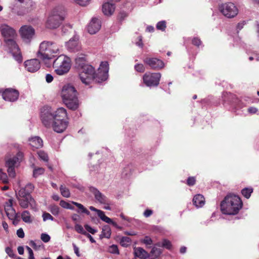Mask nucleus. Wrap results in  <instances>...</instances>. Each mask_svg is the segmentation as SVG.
<instances>
[{
    "label": "nucleus",
    "instance_id": "obj_20",
    "mask_svg": "<svg viewBox=\"0 0 259 259\" xmlns=\"http://www.w3.org/2000/svg\"><path fill=\"white\" fill-rule=\"evenodd\" d=\"M90 191L92 193L98 202L101 204H106L107 202V199L103 194H102L98 190L93 187L89 188Z\"/></svg>",
    "mask_w": 259,
    "mask_h": 259
},
{
    "label": "nucleus",
    "instance_id": "obj_6",
    "mask_svg": "<svg viewBox=\"0 0 259 259\" xmlns=\"http://www.w3.org/2000/svg\"><path fill=\"white\" fill-rule=\"evenodd\" d=\"M70 60L68 57L61 55L53 62V68L57 74L63 75L67 73L70 68Z\"/></svg>",
    "mask_w": 259,
    "mask_h": 259
},
{
    "label": "nucleus",
    "instance_id": "obj_30",
    "mask_svg": "<svg viewBox=\"0 0 259 259\" xmlns=\"http://www.w3.org/2000/svg\"><path fill=\"white\" fill-rule=\"evenodd\" d=\"M26 7H24L22 10H20L17 12V14L19 16H23L28 13L32 10V2L28 1L25 3Z\"/></svg>",
    "mask_w": 259,
    "mask_h": 259
},
{
    "label": "nucleus",
    "instance_id": "obj_21",
    "mask_svg": "<svg viewBox=\"0 0 259 259\" xmlns=\"http://www.w3.org/2000/svg\"><path fill=\"white\" fill-rule=\"evenodd\" d=\"M13 200L9 199L5 204V210L8 218H13L16 215V212L13 207Z\"/></svg>",
    "mask_w": 259,
    "mask_h": 259
},
{
    "label": "nucleus",
    "instance_id": "obj_34",
    "mask_svg": "<svg viewBox=\"0 0 259 259\" xmlns=\"http://www.w3.org/2000/svg\"><path fill=\"white\" fill-rule=\"evenodd\" d=\"M72 203L75 205L78 208L79 210L77 211L78 212L84 213L87 215L90 214V211L85 208L82 204L74 201H72Z\"/></svg>",
    "mask_w": 259,
    "mask_h": 259
},
{
    "label": "nucleus",
    "instance_id": "obj_44",
    "mask_svg": "<svg viewBox=\"0 0 259 259\" xmlns=\"http://www.w3.org/2000/svg\"><path fill=\"white\" fill-rule=\"evenodd\" d=\"M60 205L63 208L73 210L74 207L69 203L66 202L64 200H61L60 202Z\"/></svg>",
    "mask_w": 259,
    "mask_h": 259
},
{
    "label": "nucleus",
    "instance_id": "obj_13",
    "mask_svg": "<svg viewBox=\"0 0 259 259\" xmlns=\"http://www.w3.org/2000/svg\"><path fill=\"white\" fill-rule=\"evenodd\" d=\"M108 64L107 62H102L97 72L95 71L94 81L96 82H101L106 80L108 78Z\"/></svg>",
    "mask_w": 259,
    "mask_h": 259
},
{
    "label": "nucleus",
    "instance_id": "obj_39",
    "mask_svg": "<svg viewBox=\"0 0 259 259\" xmlns=\"http://www.w3.org/2000/svg\"><path fill=\"white\" fill-rule=\"evenodd\" d=\"M45 169L42 167L34 168L33 171V176L37 178L44 173Z\"/></svg>",
    "mask_w": 259,
    "mask_h": 259
},
{
    "label": "nucleus",
    "instance_id": "obj_43",
    "mask_svg": "<svg viewBox=\"0 0 259 259\" xmlns=\"http://www.w3.org/2000/svg\"><path fill=\"white\" fill-rule=\"evenodd\" d=\"M161 252H162V251H161V249L158 248L156 247H154L151 251V253L155 258L159 256L160 255V254L161 253Z\"/></svg>",
    "mask_w": 259,
    "mask_h": 259
},
{
    "label": "nucleus",
    "instance_id": "obj_56",
    "mask_svg": "<svg viewBox=\"0 0 259 259\" xmlns=\"http://www.w3.org/2000/svg\"><path fill=\"white\" fill-rule=\"evenodd\" d=\"M74 1L78 5L82 6H85L89 3V2L90 0H74Z\"/></svg>",
    "mask_w": 259,
    "mask_h": 259
},
{
    "label": "nucleus",
    "instance_id": "obj_49",
    "mask_svg": "<svg viewBox=\"0 0 259 259\" xmlns=\"http://www.w3.org/2000/svg\"><path fill=\"white\" fill-rule=\"evenodd\" d=\"M192 44L193 45L199 47L202 44V41L199 38L195 37L192 39Z\"/></svg>",
    "mask_w": 259,
    "mask_h": 259
},
{
    "label": "nucleus",
    "instance_id": "obj_38",
    "mask_svg": "<svg viewBox=\"0 0 259 259\" xmlns=\"http://www.w3.org/2000/svg\"><path fill=\"white\" fill-rule=\"evenodd\" d=\"M120 244L124 247H127L130 245L131 239L128 237H123L120 240Z\"/></svg>",
    "mask_w": 259,
    "mask_h": 259
},
{
    "label": "nucleus",
    "instance_id": "obj_25",
    "mask_svg": "<svg viewBox=\"0 0 259 259\" xmlns=\"http://www.w3.org/2000/svg\"><path fill=\"white\" fill-rule=\"evenodd\" d=\"M193 203L196 207H201L205 204V199L202 195L197 194L193 197Z\"/></svg>",
    "mask_w": 259,
    "mask_h": 259
},
{
    "label": "nucleus",
    "instance_id": "obj_60",
    "mask_svg": "<svg viewBox=\"0 0 259 259\" xmlns=\"http://www.w3.org/2000/svg\"><path fill=\"white\" fill-rule=\"evenodd\" d=\"M6 253L11 257H12L14 255V253H13V251L12 250V249L8 247L6 248Z\"/></svg>",
    "mask_w": 259,
    "mask_h": 259
},
{
    "label": "nucleus",
    "instance_id": "obj_48",
    "mask_svg": "<svg viewBox=\"0 0 259 259\" xmlns=\"http://www.w3.org/2000/svg\"><path fill=\"white\" fill-rule=\"evenodd\" d=\"M50 211L53 214L55 215H58L59 213V208L57 205H52L50 207Z\"/></svg>",
    "mask_w": 259,
    "mask_h": 259
},
{
    "label": "nucleus",
    "instance_id": "obj_4",
    "mask_svg": "<svg viewBox=\"0 0 259 259\" xmlns=\"http://www.w3.org/2000/svg\"><path fill=\"white\" fill-rule=\"evenodd\" d=\"M66 13V9L64 6L56 7L52 10L46 21V28L54 29L59 27L65 18Z\"/></svg>",
    "mask_w": 259,
    "mask_h": 259
},
{
    "label": "nucleus",
    "instance_id": "obj_32",
    "mask_svg": "<svg viewBox=\"0 0 259 259\" xmlns=\"http://www.w3.org/2000/svg\"><path fill=\"white\" fill-rule=\"evenodd\" d=\"M90 210L92 211H96L97 213V214L98 217L103 221H107L108 222L110 220L109 219V218L105 215V213L104 211L98 209L96 208H95L93 206H90Z\"/></svg>",
    "mask_w": 259,
    "mask_h": 259
},
{
    "label": "nucleus",
    "instance_id": "obj_58",
    "mask_svg": "<svg viewBox=\"0 0 259 259\" xmlns=\"http://www.w3.org/2000/svg\"><path fill=\"white\" fill-rule=\"evenodd\" d=\"M54 77L51 74H47L46 75V80L48 83H50L53 80Z\"/></svg>",
    "mask_w": 259,
    "mask_h": 259
},
{
    "label": "nucleus",
    "instance_id": "obj_45",
    "mask_svg": "<svg viewBox=\"0 0 259 259\" xmlns=\"http://www.w3.org/2000/svg\"><path fill=\"white\" fill-rule=\"evenodd\" d=\"M0 181L4 183L8 182V179L7 174L3 172L2 169H0Z\"/></svg>",
    "mask_w": 259,
    "mask_h": 259
},
{
    "label": "nucleus",
    "instance_id": "obj_16",
    "mask_svg": "<svg viewBox=\"0 0 259 259\" xmlns=\"http://www.w3.org/2000/svg\"><path fill=\"white\" fill-rule=\"evenodd\" d=\"M19 96V92L13 89H6L2 94L3 98L8 101L14 102L16 101Z\"/></svg>",
    "mask_w": 259,
    "mask_h": 259
},
{
    "label": "nucleus",
    "instance_id": "obj_53",
    "mask_svg": "<svg viewBox=\"0 0 259 259\" xmlns=\"http://www.w3.org/2000/svg\"><path fill=\"white\" fill-rule=\"evenodd\" d=\"M161 246L168 249H170L171 247V243L167 240H163L161 243Z\"/></svg>",
    "mask_w": 259,
    "mask_h": 259
},
{
    "label": "nucleus",
    "instance_id": "obj_10",
    "mask_svg": "<svg viewBox=\"0 0 259 259\" xmlns=\"http://www.w3.org/2000/svg\"><path fill=\"white\" fill-rule=\"evenodd\" d=\"M40 117L43 125L47 128H51L54 120V113L51 108L43 107L40 110Z\"/></svg>",
    "mask_w": 259,
    "mask_h": 259
},
{
    "label": "nucleus",
    "instance_id": "obj_37",
    "mask_svg": "<svg viewBox=\"0 0 259 259\" xmlns=\"http://www.w3.org/2000/svg\"><path fill=\"white\" fill-rule=\"evenodd\" d=\"M60 190L61 195L66 198H68L70 196V193L69 189L63 185H61L60 187Z\"/></svg>",
    "mask_w": 259,
    "mask_h": 259
},
{
    "label": "nucleus",
    "instance_id": "obj_24",
    "mask_svg": "<svg viewBox=\"0 0 259 259\" xmlns=\"http://www.w3.org/2000/svg\"><path fill=\"white\" fill-rule=\"evenodd\" d=\"M29 145L32 148L38 149L42 146V140L38 137H34L29 139Z\"/></svg>",
    "mask_w": 259,
    "mask_h": 259
},
{
    "label": "nucleus",
    "instance_id": "obj_51",
    "mask_svg": "<svg viewBox=\"0 0 259 259\" xmlns=\"http://www.w3.org/2000/svg\"><path fill=\"white\" fill-rule=\"evenodd\" d=\"M196 183V178L194 177H189L187 180V184L189 186H193Z\"/></svg>",
    "mask_w": 259,
    "mask_h": 259
},
{
    "label": "nucleus",
    "instance_id": "obj_40",
    "mask_svg": "<svg viewBox=\"0 0 259 259\" xmlns=\"http://www.w3.org/2000/svg\"><path fill=\"white\" fill-rule=\"evenodd\" d=\"M166 27V23L165 21H161L158 22L156 24V28L158 30L164 31Z\"/></svg>",
    "mask_w": 259,
    "mask_h": 259
},
{
    "label": "nucleus",
    "instance_id": "obj_46",
    "mask_svg": "<svg viewBox=\"0 0 259 259\" xmlns=\"http://www.w3.org/2000/svg\"><path fill=\"white\" fill-rule=\"evenodd\" d=\"M128 15L124 11H121L119 13L118 16H117V19L118 20L121 22L125 18L127 17Z\"/></svg>",
    "mask_w": 259,
    "mask_h": 259
},
{
    "label": "nucleus",
    "instance_id": "obj_50",
    "mask_svg": "<svg viewBox=\"0 0 259 259\" xmlns=\"http://www.w3.org/2000/svg\"><path fill=\"white\" fill-rule=\"evenodd\" d=\"M40 239L43 242L47 243L50 241L51 237L48 234L42 233L40 235Z\"/></svg>",
    "mask_w": 259,
    "mask_h": 259
},
{
    "label": "nucleus",
    "instance_id": "obj_11",
    "mask_svg": "<svg viewBox=\"0 0 259 259\" xmlns=\"http://www.w3.org/2000/svg\"><path fill=\"white\" fill-rule=\"evenodd\" d=\"M4 41L14 59L19 63H21L22 61V57L19 48L15 40V38L4 39Z\"/></svg>",
    "mask_w": 259,
    "mask_h": 259
},
{
    "label": "nucleus",
    "instance_id": "obj_22",
    "mask_svg": "<svg viewBox=\"0 0 259 259\" xmlns=\"http://www.w3.org/2000/svg\"><path fill=\"white\" fill-rule=\"evenodd\" d=\"M68 125V122L67 121L57 122L53 121V124L51 126L53 130L58 133L63 132Z\"/></svg>",
    "mask_w": 259,
    "mask_h": 259
},
{
    "label": "nucleus",
    "instance_id": "obj_8",
    "mask_svg": "<svg viewBox=\"0 0 259 259\" xmlns=\"http://www.w3.org/2000/svg\"><path fill=\"white\" fill-rule=\"evenodd\" d=\"M143 62L149 68L154 70H161L165 66V64L162 60L149 55L144 57Z\"/></svg>",
    "mask_w": 259,
    "mask_h": 259
},
{
    "label": "nucleus",
    "instance_id": "obj_36",
    "mask_svg": "<svg viewBox=\"0 0 259 259\" xmlns=\"http://www.w3.org/2000/svg\"><path fill=\"white\" fill-rule=\"evenodd\" d=\"M37 155L39 160L44 162H48L49 158L48 154L42 150H39L37 152Z\"/></svg>",
    "mask_w": 259,
    "mask_h": 259
},
{
    "label": "nucleus",
    "instance_id": "obj_19",
    "mask_svg": "<svg viewBox=\"0 0 259 259\" xmlns=\"http://www.w3.org/2000/svg\"><path fill=\"white\" fill-rule=\"evenodd\" d=\"M67 112L64 108H58L54 113L53 121L62 122L66 121L65 118L67 117Z\"/></svg>",
    "mask_w": 259,
    "mask_h": 259
},
{
    "label": "nucleus",
    "instance_id": "obj_14",
    "mask_svg": "<svg viewBox=\"0 0 259 259\" xmlns=\"http://www.w3.org/2000/svg\"><path fill=\"white\" fill-rule=\"evenodd\" d=\"M19 32L23 40L26 43L30 42L35 34V29L29 25L21 26Z\"/></svg>",
    "mask_w": 259,
    "mask_h": 259
},
{
    "label": "nucleus",
    "instance_id": "obj_47",
    "mask_svg": "<svg viewBox=\"0 0 259 259\" xmlns=\"http://www.w3.org/2000/svg\"><path fill=\"white\" fill-rule=\"evenodd\" d=\"M75 230L78 233L82 234L84 235L87 233V232L84 230L83 227L80 225L78 224L75 225Z\"/></svg>",
    "mask_w": 259,
    "mask_h": 259
},
{
    "label": "nucleus",
    "instance_id": "obj_5",
    "mask_svg": "<svg viewBox=\"0 0 259 259\" xmlns=\"http://www.w3.org/2000/svg\"><path fill=\"white\" fill-rule=\"evenodd\" d=\"M59 50V47L52 41H44L39 46L37 57L43 60H50L55 57Z\"/></svg>",
    "mask_w": 259,
    "mask_h": 259
},
{
    "label": "nucleus",
    "instance_id": "obj_55",
    "mask_svg": "<svg viewBox=\"0 0 259 259\" xmlns=\"http://www.w3.org/2000/svg\"><path fill=\"white\" fill-rule=\"evenodd\" d=\"M19 216L18 215V213H16V215L14 217L9 218V219L11 220L12 221H13V224L14 225H17L18 224V223L20 221V220L19 219Z\"/></svg>",
    "mask_w": 259,
    "mask_h": 259
},
{
    "label": "nucleus",
    "instance_id": "obj_15",
    "mask_svg": "<svg viewBox=\"0 0 259 259\" xmlns=\"http://www.w3.org/2000/svg\"><path fill=\"white\" fill-rule=\"evenodd\" d=\"M0 30L4 39L15 38L17 36L15 29L7 24H2L0 27Z\"/></svg>",
    "mask_w": 259,
    "mask_h": 259
},
{
    "label": "nucleus",
    "instance_id": "obj_3",
    "mask_svg": "<svg viewBox=\"0 0 259 259\" xmlns=\"http://www.w3.org/2000/svg\"><path fill=\"white\" fill-rule=\"evenodd\" d=\"M77 92L75 88L70 84L63 86L61 91V97L63 103L69 109L75 110L79 107V101Z\"/></svg>",
    "mask_w": 259,
    "mask_h": 259
},
{
    "label": "nucleus",
    "instance_id": "obj_9",
    "mask_svg": "<svg viewBox=\"0 0 259 259\" xmlns=\"http://www.w3.org/2000/svg\"><path fill=\"white\" fill-rule=\"evenodd\" d=\"M161 77L159 72H147L143 76V83L148 87H156L159 85Z\"/></svg>",
    "mask_w": 259,
    "mask_h": 259
},
{
    "label": "nucleus",
    "instance_id": "obj_41",
    "mask_svg": "<svg viewBox=\"0 0 259 259\" xmlns=\"http://www.w3.org/2000/svg\"><path fill=\"white\" fill-rule=\"evenodd\" d=\"M108 251L111 253L118 254L119 253L117 246L112 245L108 247Z\"/></svg>",
    "mask_w": 259,
    "mask_h": 259
},
{
    "label": "nucleus",
    "instance_id": "obj_18",
    "mask_svg": "<svg viewBox=\"0 0 259 259\" xmlns=\"http://www.w3.org/2000/svg\"><path fill=\"white\" fill-rule=\"evenodd\" d=\"M101 26L100 21L97 18H94L88 26V32L90 34H95L100 30Z\"/></svg>",
    "mask_w": 259,
    "mask_h": 259
},
{
    "label": "nucleus",
    "instance_id": "obj_62",
    "mask_svg": "<svg viewBox=\"0 0 259 259\" xmlns=\"http://www.w3.org/2000/svg\"><path fill=\"white\" fill-rule=\"evenodd\" d=\"M153 213V211L152 210H150V209H146L144 212V215L146 217V218H148L149 217H150Z\"/></svg>",
    "mask_w": 259,
    "mask_h": 259
},
{
    "label": "nucleus",
    "instance_id": "obj_12",
    "mask_svg": "<svg viewBox=\"0 0 259 259\" xmlns=\"http://www.w3.org/2000/svg\"><path fill=\"white\" fill-rule=\"evenodd\" d=\"M219 10L225 17L228 18H234L238 13L237 8L232 3H228L220 5Z\"/></svg>",
    "mask_w": 259,
    "mask_h": 259
},
{
    "label": "nucleus",
    "instance_id": "obj_7",
    "mask_svg": "<svg viewBox=\"0 0 259 259\" xmlns=\"http://www.w3.org/2000/svg\"><path fill=\"white\" fill-rule=\"evenodd\" d=\"M20 206L23 208H27L29 205L31 207L34 206V200L30 194L26 192L25 188H21L17 195Z\"/></svg>",
    "mask_w": 259,
    "mask_h": 259
},
{
    "label": "nucleus",
    "instance_id": "obj_42",
    "mask_svg": "<svg viewBox=\"0 0 259 259\" xmlns=\"http://www.w3.org/2000/svg\"><path fill=\"white\" fill-rule=\"evenodd\" d=\"M134 68L136 71L140 73H143L145 71L144 65L141 63L136 64L134 66Z\"/></svg>",
    "mask_w": 259,
    "mask_h": 259
},
{
    "label": "nucleus",
    "instance_id": "obj_31",
    "mask_svg": "<svg viewBox=\"0 0 259 259\" xmlns=\"http://www.w3.org/2000/svg\"><path fill=\"white\" fill-rule=\"evenodd\" d=\"M24 160V154L19 151L12 158H9L6 162H22Z\"/></svg>",
    "mask_w": 259,
    "mask_h": 259
},
{
    "label": "nucleus",
    "instance_id": "obj_63",
    "mask_svg": "<svg viewBox=\"0 0 259 259\" xmlns=\"http://www.w3.org/2000/svg\"><path fill=\"white\" fill-rule=\"evenodd\" d=\"M257 111V108L254 107H250L248 109V112L251 114H254L256 113Z\"/></svg>",
    "mask_w": 259,
    "mask_h": 259
},
{
    "label": "nucleus",
    "instance_id": "obj_2",
    "mask_svg": "<svg viewBox=\"0 0 259 259\" xmlns=\"http://www.w3.org/2000/svg\"><path fill=\"white\" fill-rule=\"evenodd\" d=\"M243 203L237 195L230 194L227 195L221 204V209L224 214L235 215L242 208Z\"/></svg>",
    "mask_w": 259,
    "mask_h": 259
},
{
    "label": "nucleus",
    "instance_id": "obj_54",
    "mask_svg": "<svg viewBox=\"0 0 259 259\" xmlns=\"http://www.w3.org/2000/svg\"><path fill=\"white\" fill-rule=\"evenodd\" d=\"M84 228L85 229H86V230L89 232V233L92 234H95L97 232V230L92 228L90 226H89V225H84Z\"/></svg>",
    "mask_w": 259,
    "mask_h": 259
},
{
    "label": "nucleus",
    "instance_id": "obj_28",
    "mask_svg": "<svg viewBox=\"0 0 259 259\" xmlns=\"http://www.w3.org/2000/svg\"><path fill=\"white\" fill-rule=\"evenodd\" d=\"M19 163H6V166L7 168V171L10 177L14 178L15 177V169L19 166Z\"/></svg>",
    "mask_w": 259,
    "mask_h": 259
},
{
    "label": "nucleus",
    "instance_id": "obj_23",
    "mask_svg": "<svg viewBox=\"0 0 259 259\" xmlns=\"http://www.w3.org/2000/svg\"><path fill=\"white\" fill-rule=\"evenodd\" d=\"M66 47L67 49L70 52L77 51L80 48L78 40L76 39H70L67 43Z\"/></svg>",
    "mask_w": 259,
    "mask_h": 259
},
{
    "label": "nucleus",
    "instance_id": "obj_29",
    "mask_svg": "<svg viewBox=\"0 0 259 259\" xmlns=\"http://www.w3.org/2000/svg\"><path fill=\"white\" fill-rule=\"evenodd\" d=\"M22 221L27 224H31L34 221V217L28 210H24L21 214Z\"/></svg>",
    "mask_w": 259,
    "mask_h": 259
},
{
    "label": "nucleus",
    "instance_id": "obj_52",
    "mask_svg": "<svg viewBox=\"0 0 259 259\" xmlns=\"http://www.w3.org/2000/svg\"><path fill=\"white\" fill-rule=\"evenodd\" d=\"M42 217L44 222L47 220L53 221L54 220L53 217L48 212H44Z\"/></svg>",
    "mask_w": 259,
    "mask_h": 259
},
{
    "label": "nucleus",
    "instance_id": "obj_27",
    "mask_svg": "<svg viewBox=\"0 0 259 259\" xmlns=\"http://www.w3.org/2000/svg\"><path fill=\"white\" fill-rule=\"evenodd\" d=\"M115 10V6L113 4L106 3L103 5L102 11L106 15H111Z\"/></svg>",
    "mask_w": 259,
    "mask_h": 259
},
{
    "label": "nucleus",
    "instance_id": "obj_17",
    "mask_svg": "<svg viewBox=\"0 0 259 259\" xmlns=\"http://www.w3.org/2000/svg\"><path fill=\"white\" fill-rule=\"evenodd\" d=\"M26 69L30 72H35L40 68V63L37 59L28 60L24 62Z\"/></svg>",
    "mask_w": 259,
    "mask_h": 259
},
{
    "label": "nucleus",
    "instance_id": "obj_61",
    "mask_svg": "<svg viewBox=\"0 0 259 259\" xmlns=\"http://www.w3.org/2000/svg\"><path fill=\"white\" fill-rule=\"evenodd\" d=\"M62 31L64 33H66L67 31L68 30V29H70V30L72 29V27L70 25H66V26H64L62 27Z\"/></svg>",
    "mask_w": 259,
    "mask_h": 259
},
{
    "label": "nucleus",
    "instance_id": "obj_59",
    "mask_svg": "<svg viewBox=\"0 0 259 259\" xmlns=\"http://www.w3.org/2000/svg\"><path fill=\"white\" fill-rule=\"evenodd\" d=\"M72 246L73 247L74 253L77 256H80V254L79 253L78 247L74 243L72 244Z\"/></svg>",
    "mask_w": 259,
    "mask_h": 259
},
{
    "label": "nucleus",
    "instance_id": "obj_33",
    "mask_svg": "<svg viewBox=\"0 0 259 259\" xmlns=\"http://www.w3.org/2000/svg\"><path fill=\"white\" fill-rule=\"evenodd\" d=\"M111 234V231L110 227L108 225L103 226L102 228V234L101 237H105L106 238H109Z\"/></svg>",
    "mask_w": 259,
    "mask_h": 259
},
{
    "label": "nucleus",
    "instance_id": "obj_1",
    "mask_svg": "<svg viewBox=\"0 0 259 259\" xmlns=\"http://www.w3.org/2000/svg\"><path fill=\"white\" fill-rule=\"evenodd\" d=\"M75 61L80 80L85 85H90L95 77L94 67L88 63L86 56L84 55L77 57Z\"/></svg>",
    "mask_w": 259,
    "mask_h": 259
},
{
    "label": "nucleus",
    "instance_id": "obj_64",
    "mask_svg": "<svg viewBox=\"0 0 259 259\" xmlns=\"http://www.w3.org/2000/svg\"><path fill=\"white\" fill-rule=\"evenodd\" d=\"M79 216L76 213L73 214L71 216V219L74 222L78 221L79 220Z\"/></svg>",
    "mask_w": 259,
    "mask_h": 259
},
{
    "label": "nucleus",
    "instance_id": "obj_57",
    "mask_svg": "<svg viewBox=\"0 0 259 259\" xmlns=\"http://www.w3.org/2000/svg\"><path fill=\"white\" fill-rule=\"evenodd\" d=\"M17 235L19 238H24L25 234L22 228H20L17 231Z\"/></svg>",
    "mask_w": 259,
    "mask_h": 259
},
{
    "label": "nucleus",
    "instance_id": "obj_26",
    "mask_svg": "<svg viewBox=\"0 0 259 259\" xmlns=\"http://www.w3.org/2000/svg\"><path fill=\"white\" fill-rule=\"evenodd\" d=\"M135 255L141 259H146L149 257V255L147 251L141 247L134 248Z\"/></svg>",
    "mask_w": 259,
    "mask_h": 259
},
{
    "label": "nucleus",
    "instance_id": "obj_35",
    "mask_svg": "<svg viewBox=\"0 0 259 259\" xmlns=\"http://www.w3.org/2000/svg\"><path fill=\"white\" fill-rule=\"evenodd\" d=\"M253 192V188L252 187L245 188L241 191L242 195L247 199H248Z\"/></svg>",
    "mask_w": 259,
    "mask_h": 259
}]
</instances>
